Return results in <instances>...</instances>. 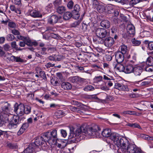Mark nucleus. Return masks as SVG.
Returning a JSON list of instances; mask_svg holds the SVG:
<instances>
[{"label":"nucleus","instance_id":"nucleus-1","mask_svg":"<svg viewBox=\"0 0 153 153\" xmlns=\"http://www.w3.org/2000/svg\"><path fill=\"white\" fill-rule=\"evenodd\" d=\"M121 142L123 143L120 147L123 153H142L140 149L135 144L130 143L126 138Z\"/></svg>","mask_w":153,"mask_h":153},{"label":"nucleus","instance_id":"nucleus-2","mask_svg":"<svg viewBox=\"0 0 153 153\" xmlns=\"http://www.w3.org/2000/svg\"><path fill=\"white\" fill-rule=\"evenodd\" d=\"M84 126H81L80 128L70 129V133L68 136L69 139H72L71 141L76 142L83 138Z\"/></svg>","mask_w":153,"mask_h":153},{"label":"nucleus","instance_id":"nucleus-3","mask_svg":"<svg viewBox=\"0 0 153 153\" xmlns=\"http://www.w3.org/2000/svg\"><path fill=\"white\" fill-rule=\"evenodd\" d=\"M43 137L47 138L48 142L50 145H55L56 144L58 138L57 131L56 129L45 133L43 135Z\"/></svg>","mask_w":153,"mask_h":153},{"label":"nucleus","instance_id":"nucleus-4","mask_svg":"<svg viewBox=\"0 0 153 153\" xmlns=\"http://www.w3.org/2000/svg\"><path fill=\"white\" fill-rule=\"evenodd\" d=\"M98 129H94L92 127L88 128L84 127L83 133L84 135L86 136H99L100 134V129L98 126H97Z\"/></svg>","mask_w":153,"mask_h":153},{"label":"nucleus","instance_id":"nucleus-5","mask_svg":"<svg viewBox=\"0 0 153 153\" xmlns=\"http://www.w3.org/2000/svg\"><path fill=\"white\" fill-rule=\"evenodd\" d=\"M69 81L73 83L75 87L79 88V86L84 85L86 82L85 79L82 78L77 76H71L68 79Z\"/></svg>","mask_w":153,"mask_h":153},{"label":"nucleus","instance_id":"nucleus-6","mask_svg":"<svg viewBox=\"0 0 153 153\" xmlns=\"http://www.w3.org/2000/svg\"><path fill=\"white\" fill-rule=\"evenodd\" d=\"M96 34L97 36V39H95L94 38L93 40L99 43V41H100V39H103L106 37L107 34L106 30L102 28H98L95 31Z\"/></svg>","mask_w":153,"mask_h":153},{"label":"nucleus","instance_id":"nucleus-7","mask_svg":"<svg viewBox=\"0 0 153 153\" xmlns=\"http://www.w3.org/2000/svg\"><path fill=\"white\" fill-rule=\"evenodd\" d=\"M109 138L114 142L115 145L118 147H120L123 143L121 142L123 140L126 138L124 137H119L114 133H111L109 137Z\"/></svg>","mask_w":153,"mask_h":153},{"label":"nucleus","instance_id":"nucleus-8","mask_svg":"<svg viewBox=\"0 0 153 153\" xmlns=\"http://www.w3.org/2000/svg\"><path fill=\"white\" fill-rule=\"evenodd\" d=\"M100 44H104L106 47H110L112 46L114 43V40L113 38L111 37H108L104 38L103 39H100V41H99Z\"/></svg>","mask_w":153,"mask_h":153},{"label":"nucleus","instance_id":"nucleus-9","mask_svg":"<svg viewBox=\"0 0 153 153\" xmlns=\"http://www.w3.org/2000/svg\"><path fill=\"white\" fill-rule=\"evenodd\" d=\"M62 17L53 14L50 16L48 19V23L50 24L53 25L58 22H61L60 19Z\"/></svg>","mask_w":153,"mask_h":153},{"label":"nucleus","instance_id":"nucleus-10","mask_svg":"<svg viewBox=\"0 0 153 153\" xmlns=\"http://www.w3.org/2000/svg\"><path fill=\"white\" fill-rule=\"evenodd\" d=\"M114 88L120 91H129L128 86L122 83L117 82L114 84Z\"/></svg>","mask_w":153,"mask_h":153},{"label":"nucleus","instance_id":"nucleus-11","mask_svg":"<svg viewBox=\"0 0 153 153\" xmlns=\"http://www.w3.org/2000/svg\"><path fill=\"white\" fill-rule=\"evenodd\" d=\"M44 138V137H38L36 139L34 143H31L34 144V146L36 148H37L38 147L42 145L43 143H45V139Z\"/></svg>","mask_w":153,"mask_h":153},{"label":"nucleus","instance_id":"nucleus-12","mask_svg":"<svg viewBox=\"0 0 153 153\" xmlns=\"http://www.w3.org/2000/svg\"><path fill=\"white\" fill-rule=\"evenodd\" d=\"M80 9V7L79 4H76L74 7V10L72 11V13H73L74 18L76 19H78L79 17Z\"/></svg>","mask_w":153,"mask_h":153},{"label":"nucleus","instance_id":"nucleus-13","mask_svg":"<svg viewBox=\"0 0 153 153\" xmlns=\"http://www.w3.org/2000/svg\"><path fill=\"white\" fill-rule=\"evenodd\" d=\"M10 106V104L7 102H5L4 104V105L1 108L2 111L0 113V114L3 115L6 114V116H8V114L10 111L9 108Z\"/></svg>","mask_w":153,"mask_h":153},{"label":"nucleus","instance_id":"nucleus-14","mask_svg":"<svg viewBox=\"0 0 153 153\" xmlns=\"http://www.w3.org/2000/svg\"><path fill=\"white\" fill-rule=\"evenodd\" d=\"M123 54L120 52V51H117L115 53V58L116 62L119 63H121L124 61Z\"/></svg>","mask_w":153,"mask_h":153},{"label":"nucleus","instance_id":"nucleus-15","mask_svg":"<svg viewBox=\"0 0 153 153\" xmlns=\"http://www.w3.org/2000/svg\"><path fill=\"white\" fill-rule=\"evenodd\" d=\"M28 13L33 18H41L42 13L39 11L35 10H29Z\"/></svg>","mask_w":153,"mask_h":153},{"label":"nucleus","instance_id":"nucleus-16","mask_svg":"<svg viewBox=\"0 0 153 153\" xmlns=\"http://www.w3.org/2000/svg\"><path fill=\"white\" fill-rule=\"evenodd\" d=\"M34 145L33 144H30L21 153H35V149L36 148L34 146Z\"/></svg>","mask_w":153,"mask_h":153},{"label":"nucleus","instance_id":"nucleus-17","mask_svg":"<svg viewBox=\"0 0 153 153\" xmlns=\"http://www.w3.org/2000/svg\"><path fill=\"white\" fill-rule=\"evenodd\" d=\"M26 42V45L29 46H36L38 45V43L35 40H32L28 37H27L25 40Z\"/></svg>","mask_w":153,"mask_h":153},{"label":"nucleus","instance_id":"nucleus-18","mask_svg":"<svg viewBox=\"0 0 153 153\" xmlns=\"http://www.w3.org/2000/svg\"><path fill=\"white\" fill-rule=\"evenodd\" d=\"M134 67L133 65L131 63H128L125 66L124 72L126 74H130L133 73Z\"/></svg>","mask_w":153,"mask_h":153},{"label":"nucleus","instance_id":"nucleus-19","mask_svg":"<svg viewBox=\"0 0 153 153\" xmlns=\"http://www.w3.org/2000/svg\"><path fill=\"white\" fill-rule=\"evenodd\" d=\"M29 125L27 123H24L22 125L17 133L18 136H19L22 134L29 127Z\"/></svg>","mask_w":153,"mask_h":153},{"label":"nucleus","instance_id":"nucleus-20","mask_svg":"<svg viewBox=\"0 0 153 153\" xmlns=\"http://www.w3.org/2000/svg\"><path fill=\"white\" fill-rule=\"evenodd\" d=\"M127 30L130 36H133L134 35L135 33V27L133 25H129L127 26Z\"/></svg>","mask_w":153,"mask_h":153},{"label":"nucleus","instance_id":"nucleus-21","mask_svg":"<svg viewBox=\"0 0 153 153\" xmlns=\"http://www.w3.org/2000/svg\"><path fill=\"white\" fill-rule=\"evenodd\" d=\"M110 22L106 20H103L101 21L100 23V26L104 29L109 28L110 26Z\"/></svg>","mask_w":153,"mask_h":153},{"label":"nucleus","instance_id":"nucleus-22","mask_svg":"<svg viewBox=\"0 0 153 153\" xmlns=\"http://www.w3.org/2000/svg\"><path fill=\"white\" fill-rule=\"evenodd\" d=\"M143 71V68L140 66L134 67L133 73L136 76H140Z\"/></svg>","mask_w":153,"mask_h":153},{"label":"nucleus","instance_id":"nucleus-23","mask_svg":"<svg viewBox=\"0 0 153 153\" xmlns=\"http://www.w3.org/2000/svg\"><path fill=\"white\" fill-rule=\"evenodd\" d=\"M61 87L65 90H71L72 88L71 85L68 82H62L61 84Z\"/></svg>","mask_w":153,"mask_h":153},{"label":"nucleus","instance_id":"nucleus-24","mask_svg":"<svg viewBox=\"0 0 153 153\" xmlns=\"http://www.w3.org/2000/svg\"><path fill=\"white\" fill-rule=\"evenodd\" d=\"M19 124L18 123H17L12 120L9 123L7 126V127L10 129H14L17 128Z\"/></svg>","mask_w":153,"mask_h":153},{"label":"nucleus","instance_id":"nucleus-25","mask_svg":"<svg viewBox=\"0 0 153 153\" xmlns=\"http://www.w3.org/2000/svg\"><path fill=\"white\" fill-rule=\"evenodd\" d=\"M25 119V117H20L18 116L14 115L12 120L19 124L22 120H23Z\"/></svg>","mask_w":153,"mask_h":153},{"label":"nucleus","instance_id":"nucleus-26","mask_svg":"<svg viewBox=\"0 0 153 153\" xmlns=\"http://www.w3.org/2000/svg\"><path fill=\"white\" fill-rule=\"evenodd\" d=\"M111 134L110 130L108 129H105L103 130L101 133L102 135L105 137H109Z\"/></svg>","mask_w":153,"mask_h":153},{"label":"nucleus","instance_id":"nucleus-27","mask_svg":"<svg viewBox=\"0 0 153 153\" xmlns=\"http://www.w3.org/2000/svg\"><path fill=\"white\" fill-rule=\"evenodd\" d=\"M56 8V12L60 14H62L64 13L66 10L65 7L63 6L58 7H57Z\"/></svg>","mask_w":153,"mask_h":153},{"label":"nucleus","instance_id":"nucleus-28","mask_svg":"<svg viewBox=\"0 0 153 153\" xmlns=\"http://www.w3.org/2000/svg\"><path fill=\"white\" fill-rule=\"evenodd\" d=\"M14 111L17 114L16 116H18L19 117H23L22 113L20 111V110L18 106V104L16 103L14 106Z\"/></svg>","mask_w":153,"mask_h":153},{"label":"nucleus","instance_id":"nucleus-29","mask_svg":"<svg viewBox=\"0 0 153 153\" xmlns=\"http://www.w3.org/2000/svg\"><path fill=\"white\" fill-rule=\"evenodd\" d=\"M65 113L62 111L58 110L55 113V117L57 118H59L65 115Z\"/></svg>","mask_w":153,"mask_h":153},{"label":"nucleus","instance_id":"nucleus-30","mask_svg":"<svg viewBox=\"0 0 153 153\" xmlns=\"http://www.w3.org/2000/svg\"><path fill=\"white\" fill-rule=\"evenodd\" d=\"M72 16L74 18L72 13H71L69 12H67L64 13L63 17L64 20H67L70 19Z\"/></svg>","mask_w":153,"mask_h":153},{"label":"nucleus","instance_id":"nucleus-31","mask_svg":"<svg viewBox=\"0 0 153 153\" xmlns=\"http://www.w3.org/2000/svg\"><path fill=\"white\" fill-rule=\"evenodd\" d=\"M114 68H116L120 72H124L125 71V66H124L122 64H117L114 67Z\"/></svg>","mask_w":153,"mask_h":153},{"label":"nucleus","instance_id":"nucleus-32","mask_svg":"<svg viewBox=\"0 0 153 153\" xmlns=\"http://www.w3.org/2000/svg\"><path fill=\"white\" fill-rule=\"evenodd\" d=\"M97 11L100 13H102L105 12V7L103 4H98L97 7Z\"/></svg>","mask_w":153,"mask_h":153},{"label":"nucleus","instance_id":"nucleus-33","mask_svg":"<svg viewBox=\"0 0 153 153\" xmlns=\"http://www.w3.org/2000/svg\"><path fill=\"white\" fill-rule=\"evenodd\" d=\"M7 117L6 115L0 114V127L2 126L5 123V118Z\"/></svg>","mask_w":153,"mask_h":153},{"label":"nucleus","instance_id":"nucleus-34","mask_svg":"<svg viewBox=\"0 0 153 153\" xmlns=\"http://www.w3.org/2000/svg\"><path fill=\"white\" fill-rule=\"evenodd\" d=\"M144 43L146 44H147L148 48L150 50H153V42L149 41L148 40H145L144 41Z\"/></svg>","mask_w":153,"mask_h":153},{"label":"nucleus","instance_id":"nucleus-35","mask_svg":"<svg viewBox=\"0 0 153 153\" xmlns=\"http://www.w3.org/2000/svg\"><path fill=\"white\" fill-rule=\"evenodd\" d=\"M24 114H28L31 112V107L29 105H24Z\"/></svg>","mask_w":153,"mask_h":153},{"label":"nucleus","instance_id":"nucleus-36","mask_svg":"<svg viewBox=\"0 0 153 153\" xmlns=\"http://www.w3.org/2000/svg\"><path fill=\"white\" fill-rule=\"evenodd\" d=\"M120 51L121 53L123 54H126L128 51L127 46L124 45H121L120 46Z\"/></svg>","mask_w":153,"mask_h":153},{"label":"nucleus","instance_id":"nucleus-37","mask_svg":"<svg viewBox=\"0 0 153 153\" xmlns=\"http://www.w3.org/2000/svg\"><path fill=\"white\" fill-rule=\"evenodd\" d=\"M146 64V65H153V57L152 56L148 57L147 59Z\"/></svg>","mask_w":153,"mask_h":153},{"label":"nucleus","instance_id":"nucleus-38","mask_svg":"<svg viewBox=\"0 0 153 153\" xmlns=\"http://www.w3.org/2000/svg\"><path fill=\"white\" fill-rule=\"evenodd\" d=\"M83 90L86 91H91L94 90V88L91 85H89L85 86Z\"/></svg>","mask_w":153,"mask_h":153},{"label":"nucleus","instance_id":"nucleus-39","mask_svg":"<svg viewBox=\"0 0 153 153\" xmlns=\"http://www.w3.org/2000/svg\"><path fill=\"white\" fill-rule=\"evenodd\" d=\"M6 39L7 41H12L15 38L14 36L12 34H7L6 37Z\"/></svg>","mask_w":153,"mask_h":153},{"label":"nucleus","instance_id":"nucleus-40","mask_svg":"<svg viewBox=\"0 0 153 153\" xmlns=\"http://www.w3.org/2000/svg\"><path fill=\"white\" fill-rule=\"evenodd\" d=\"M132 44L135 46H138L141 44V42L139 40L134 38L132 39Z\"/></svg>","mask_w":153,"mask_h":153},{"label":"nucleus","instance_id":"nucleus-41","mask_svg":"<svg viewBox=\"0 0 153 153\" xmlns=\"http://www.w3.org/2000/svg\"><path fill=\"white\" fill-rule=\"evenodd\" d=\"M145 71L148 72H152L153 71V65L151 66L146 65L144 68Z\"/></svg>","mask_w":153,"mask_h":153},{"label":"nucleus","instance_id":"nucleus-42","mask_svg":"<svg viewBox=\"0 0 153 153\" xmlns=\"http://www.w3.org/2000/svg\"><path fill=\"white\" fill-rule=\"evenodd\" d=\"M18 106L20 110V111L23 115L24 114V105L22 103H20L19 105L18 104Z\"/></svg>","mask_w":153,"mask_h":153},{"label":"nucleus","instance_id":"nucleus-43","mask_svg":"<svg viewBox=\"0 0 153 153\" xmlns=\"http://www.w3.org/2000/svg\"><path fill=\"white\" fill-rule=\"evenodd\" d=\"M62 4V1L61 0H56L53 2V4L56 8L58 7H59V6Z\"/></svg>","mask_w":153,"mask_h":153},{"label":"nucleus","instance_id":"nucleus-44","mask_svg":"<svg viewBox=\"0 0 153 153\" xmlns=\"http://www.w3.org/2000/svg\"><path fill=\"white\" fill-rule=\"evenodd\" d=\"M11 46L12 48H15L17 50H21V49L19 48L18 46L16 44V42L15 41H13L11 42Z\"/></svg>","mask_w":153,"mask_h":153},{"label":"nucleus","instance_id":"nucleus-45","mask_svg":"<svg viewBox=\"0 0 153 153\" xmlns=\"http://www.w3.org/2000/svg\"><path fill=\"white\" fill-rule=\"evenodd\" d=\"M74 6V2L71 0L69 1L67 4V7L69 9H72Z\"/></svg>","mask_w":153,"mask_h":153},{"label":"nucleus","instance_id":"nucleus-46","mask_svg":"<svg viewBox=\"0 0 153 153\" xmlns=\"http://www.w3.org/2000/svg\"><path fill=\"white\" fill-rule=\"evenodd\" d=\"M39 76L44 79H47L45 73L43 71H41L39 72Z\"/></svg>","mask_w":153,"mask_h":153},{"label":"nucleus","instance_id":"nucleus-47","mask_svg":"<svg viewBox=\"0 0 153 153\" xmlns=\"http://www.w3.org/2000/svg\"><path fill=\"white\" fill-rule=\"evenodd\" d=\"M7 146L10 149H16L17 147L16 144L11 143L8 144Z\"/></svg>","mask_w":153,"mask_h":153},{"label":"nucleus","instance_id":"nucleus-48","mask_svg":"<svg viewBox=\"0 0 153 153\" xmlns=\"http://www.w3.org/2000/svg\"><path fill=\"white\" fill-rule=\"evenodd\" d=\"M140 2V0H131L130 1V4L134 6Z\"/></svg>","mask_w":153,"mask_h":153},{"label":"nucleus","instance_id":"nucleus-49","mask_svg":"<svg viewBox=\"0 0 153 153\" xmlns=\"http://www.w3.org/2000/svg\"><path fill=\"white\" fill-rule=\"evenodd\" d=\"M8 25L10 27L13 28L16 27V23L13 22H8Z\"/></svg>","mask_w":153,"mask_h":153},{"label":"nucleus","instance_id":"nucleus-50","mask_svg":"<svg viewBox=\"0 0 153 153\" xmlns=\"http://www.w3.org/2000/svg\"><path fill=\"white\" fill-rule=\"evenodd\" d=\"M56 29L55 27H48L46 28V31H49L50 32L53 31L54 32L56 30Z\"/></svg>","mask_w":153,"mask_h":153},{"label":"nucleus","instance_id":"nucleus-51","mask_svg":"<svg viewBox=\"0 0 153 153\" xmlns=\"http://www.w3.org/2000/svg\"><path fill=\"white\" fill-rule=\"evenodd\" d=\"M103 79L105 80H107L108 82L110 80H114V79L112 76L110 77V78L106 75H104L103 76Z\"/></svg>","mask_w":153,"mask_h":153},{"label":"nucleus","instance_id":"nucleus-52","mask_svg":"<svg viewBox=\"0 0 153 153\" xmlns=\"http://www.w3.org/2000/svg\"><path fill=\"white\" fill-rule=\"evenodd\" d=\"M13 3L19 6L21 5V0H12Z\"/></svg>","mask_w":153,"mask_h":153},{"label":"nucleus","instance_id":"nucleus-53","mask_svg":"<svg viewBox=\"0 0 153 153\" xmlns=\"http://www.w3.org/2000/svg\"><path fill=\"white\" fill-rule=\"evenodd\" d=\"M82 29L83 31H86L88 29V25L83 22L82 24Z\"/></svg>","mask_w":153,"mask_h":153},{"label":"nucleus","instance_id":"nucleus-54","mask_svg":"<svg viewBox=\"0 0 153 153\" xmlns=\"http://www.w3.org/2000/svg\"><path fill=\"white\" fill-rule=\"evenodd\" d=\"M140 137L144 140H149V135L142 134H140Z\"/></svg>","mask_w":153,"mask_h":153},{"label":"nucleus","instance_id":"nucleus-55","mask_svg":"<svg viewBox=\"0 0 153 153\" xmlns=\"http://www.w3.org/2000/svg\"><path fill=\"white\" fill-rule=\"evenodd\" d=\"M15 62H16L23 63L24 62V59H22L20 57L16 56Z\"/></svg>","mask_w":153,"mask_h":153},{"label":"nucleus","instance_id":"nucleus-56","mask_svg":"<svg viewBox=\"0 0 153 153\" xmlns=\"http://www.w3.org/2000/svg\"><path fill=\"white\" fill-rule=\"evenodd\" d=\"M47 50V48L45 47H43L42 48H40V52H41V53H42V55H45L47 53L46 52V51Z\"/></svg>","mask_w":153,"mask_h":153},{"label":"nucleus","instance_id":"nucleus-57","mask_svg":"<svg viewBox=\"0 0 153 153\" xmlns=\"http://www.w3.org/2000/svg\"><path fill=\"white\" fill-rule=\"evenodd\" d=\"M10 8L12 11L16 13H17V10L15 6L14 5H10Z\"/></svg>","mask_w":153,"mask_h":153},{"label":"nucleus","instance_id":"nucleus-58","mask_svg":"<svg viewBox=\"0 0 153 153\" xmlns=\"http://www.w3.org/2000/svg\"><path fill=\"white\" fill-rule=\"evenodd\" d=\"M60 132L62 136L64 137H65L67 135V133L66 131L63 129H61L60 130Z\"/></svg>","mask_w":153,"mask_h":153},{"label":"nucleus","instance_id":"nucleus-59","mask_svg":"<svg viewBox=\"0 0 153 153\" xmlns=\"http://www.w3.org/2000/svg\"><path fill=\"white\" fill-rule=\"evenodd\" d=\"M80 22L79 20H76L72 24V26L73 27H75L79 25Z\"/></svg>","mask_w":153,"mask_h":153},{"label":"nucleus","instance_id":"nucleus-60","mask_svg":"<svg viewBox=\"0 0 153 153\" xmlns=\"http://www.w3.org/2000/svg\"><path fill=\"white\" fill-rule=\"evenodd\" d=\"M45 66L47 68H49L51 67L55 66V64H52L51 63L49 62L45 65Z\"/></svg>","mask_w":153,"mask_h":153},{"label":"nucleus","instance_id":"nucleus-61","mask_svg":"<svg viewBox=\"0 0 153 153\" xmlns=\"http://www.w3.org/2000/svg\"><path fill=\"white\" fill-rule=\"evenodd\" d=\"M134 111H124L123 112V113L125 114H128L130 115L134 114Z\"/></svg>","mask_w":153,"mask_h":153},{"label":"nucleus","instance_id":"nucleus-62","mask_svg":"<svg viewBox=\"0 0 153 153\" xmlns=\"http://www.w3.org/2000/svg\"><path fill=\"white\" fill-rule=\"evenodd\" d=\"M111 32L112 33H115L117 32V28L116 26H113L111 28Z\"/></svg>","mask_w":153,"mask_h":153},{"label":"nucleus","instance_id":"nucleus-63","mask_svg":"<svg viewBox=\"0 0 153 153\" xmlns=\"http://www.w3.org/2000/svg\"><path fill=\"white\" fill-rule=\"evenodd\" d=\"M63 59V56L61 55L55 57V61H60Z\"/></svg>","mask_w":153,"mask_h":153},{"label":"nucleus","instance_id":"nucleus-64","mask_svg":"<svg viewBox=\"0 0 153 153\" xmlns=\"http://www.w3.org/2000/svg\"><path fill=\"white\" fill-rule=\"evenodd\" d=\"M105 58L107 61H110L112 59V56L106 54L105 56Z\"/></svg>","mask_w":153,"mask_h":153}]
</instances>
